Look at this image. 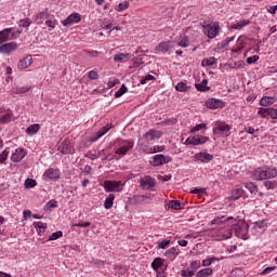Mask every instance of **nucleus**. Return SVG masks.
I'll return each mask as SVG.
<instances>
[{
  "mask_svg": "<svg viewBox=\"0 0 277 277\" xmlns=\"http://www.w3.org/2000/svg\"><path fill=\"white\" fill-rule=\"evenodd\" d=\"M63 236L64 233H62V230L55 232L49 237L48 241H57V239H60Z\"/></svg>",
  "mask_w": 277,
  "mask_h": 277,
  "instance_id": "nucleus-49",
  "label": "nucleus"
},
{
  "mask_svg": "<svg viewBox=\"0 0 277 277\" xmlns=\"http://www.w3.org/2000/svg\"><path fill=\"white\" fill-rule=\"evenodd\" d=\"M8 155H10V150H8V149H4L0 154V163H5V161H8Z\"/></svg>",
  "mask_w": 277,
  "mask_h": 277,
  "instance_id": "nucleus-55",
  "label": "nucleus"
},
{
  "mask_svg": "<svg viewBox=\"0 0 277 277\" xmlns=\"http://www.w3.org/2000/svg\"><path fill=\"white\" fill-rule=\"evenodd\" d=\"M47 27H49V31H53L57 27V19H47L45 21Z\"/></svg>",
  "mask_w": 277,
  "mask_h": 277,
  "instance_id": "nucleus-44",
  "label": "nucleus"
},
{
  "mask_svg": "<svg viewBox=\"0 0 277 277\" xmlns=\"http://www.w3.org/2000/svg\"><path fill=\"white\" fill-rule=\"evenodd\" d=\"M258 114L261 118H272V108L260 107Z\"/></svg>",
  "mask_w": 277,
  "mask_h": 277,
  "instance_id": "nucleus-31",
  "label": "nucleus"
},
{
  "mask_svg": "<svg viewBox=\"0 0 277 277\" xmlns=\"http://www.w3.org/2000/svg\"><path fill=\"white\" fill-rule=\"evenodd\" d=\"M277 103V95H273V96H263L260 100V105L261 107H269V105H274Z\"/></svg>",
  "mask_w": 277,
  "mask_h": 277,
  "instance_id": "nucleus-20",
  "label": "nucleus"
},
{
  "mask_svg": "<svg viewBox=\"0 0 277 277\" xmlns=\"http://www.w3.org/2000/svg\"><path fill=\"white\" fill-rule=\"evenodd\" d=\"M206 107H208V109H220L224 107V102H222V100L212 97L206 101Z\"/></svg>",
  "mask_w": 277,
  "mask_h": 277,
  "instance_id": "nucleus-16",
  "label": "nucleus"
},
{
  "mask_svg": "<svg viewBox=\"0 0 277 277\" xmlns=\"http://www.w3.org/2000/svg\"><path fill=\"white\" fill-rule=\"evenodd\" d=\"M250 23H251L250 19H242V21L235 22L234 24H232V29L241 31V29H243V27H248Z\"/></svg>",
  "mask_w": 277,
  "mask_h": 277,
  "instance_id": "nucleus-23",
  "label": "nucleus"
},
{
  "mask_svg": "<svg viewBox=\"0 0 277 277\" xmlns=\"http://www.w3.org/2000/svg\"><path fill=\"white\" fill-rule=\"evenodd\" d=\"M200 261H194L189 264L190 271L196 274L197 269H200Z\"/></svg>",
  "mask_w": 277,
  "mask_h": 277,
  "instance_id": "nucleus-54",
  "label": "nucleus"
},
{
  "mask_svg": "<svg viewBox=\"0 0 277 277\" xmlns=\"http://www.w3.org/2000/svg\"><path fill=\"white\" fill-rule=\"evenodd\" d=\"M34 62V58L31 55H27L26 57L22 58L17 63L18 70H25L26 68H29Z\"/></svg>",
  "mask_w": 277,
  "mask_h": 277,
  "instance_id": "nucleus-19",
  "label": "nucleus"
},
{
  "mask_svg": "<svg viewBox=\"0 0 277 277\" xmlns=\"http://www.w3.org/2000/svg\"><path fill=\"white\" fill-rule=\"evenodd\" d=\"M276 167H260L253 171L254 181H267V179H276Z\"/></svg>",
  "mask_w": 277,
  "mask_h": 277,
  "instance_id": "nucleus-3",
  "label": "nucleus"
},
{
  "mask_svg": "<svg viewBox=\"0 0 277 277\" xmlns=\"http://www.w3.org/2000/svg\"><path fill=\"white\" fill-rule=\"evenodd\" d=\"M265 226H267V222L265 220H262V221H258V222H254L253 223V228L255 230H259L261 228H265Z\"/></svg>",
  "mask_w": 277,
  "mask_h": 277,
  "instance_id": "nucleus-48",
  "label": "nucleus"
},
{
  "mask_svg": "<svg viewBox=\"0 0 277 277\" xmlns=\"http://www.w3.org/2000/svg\"><path fill=\"white\" fill-rule=\"evenodd\" d=\"M214 261H215V258L206 259L202 261V266L209 267V265H211Z\"/></svg>",
  "mask_w": 277,
  "mask_h": 277,
  "instance_id": "nucleus-62",
  "label": "nucleus"
},
{
  "mask_svg": "<svg viewBox=\"0 0 277 277\" xmlns=\"http://www.w3.org/2000/svg\"><path fill=\"white\" fill-rule=\"evenodd\" d=\"M45 207L48 209H57V200L51 199L50 201L47 202Z\"/></svg>",
  "mask_w": 277,
  "mask_h": 277,
  "instance_id": "nucleus-58",
  "label": "nucleus"
},
{
  "mask_svg": "<svg viewBox=\"0 0 277 277\" xmlns=\"http://www.w3.org/2000/svg\"><path fill=\"white\" fill-rule=\"evenodd\" d=\"M134 202H144L146 200V196L144 195H136L133 197Z\"/></svg>",
  "mask_w": 277,
  "mask_h": 277,
  "instance_id": "nucleus-63",
  "label": "nucleus"
},
{
  "mask_svg": "<svg viewBox=\"0 0 277 277\" xmlns=\"http://www.w3.org/2000/svg\"><path fill=\"white\" fill-rule=\"evenodd\" d=\"M259 62V55H253L247 58V64H256Z\"/></svg>",
  "mask_w": 277,
  "mask_h": 277,
  "instance_id": "nucleus-61",
  "label": "nucleus"
},
{
  "mask_svg": "<svg viewBox=\"0 0 277 277\" xmlns=\"http://www.w3.org/2000/svg\"><path fill=\"white\" fill-rule=\"evenodd\" d=\"M127 92H129V89L127 85L122 84L120 89H118V91L115 93V98H120V96L127 94Z\"/></svg>",
  "mask_w": 277,
  "mask_h": 277,
  "instance_id": "nucleus-43",
  "label": "nucleus"
},
{
  "mask_svg": "<svg viewBox=\"0 0 277 277\" xmlns=\"http://www.w3.org/2000/svg\"><path fill=\"white\" fill-rule=\"evenodd\" d=\"M57 150L62 153V155H72L75 153V147L70 144L68 138H65L58 144Z\"/></svg>",
  "mask_w": 277,
  "mask_h": 277,
  "instance_id": "nucleus-7",
  "label": "nucleus"
},
{
  "mask_svg": "<svg viewBox=\"0 0 277 277\" xmlns=\"http://www.w3.org/2000/svg\"><path fill=\"white\" fill-rule=\"evenodd\" d=\"M36 185H38V183L34 179H26L24 182V187L26 189H34V187H36Z\"/></svg>",
  "mask_w": 277,
  "mask_h": 277,
  "instance_id": "nucleus-37",
  "label": "nucleus"
},
{
  "mask_svg": "<svg viewBox=\"0 0 277 277\" xmlns=\"http://www.w3.org/2000/svg\"><path fill=\"white\" fill-rule=\"evenodd\" d=\"M88 76L92 81H96V79H98V72L96 70H90Z\"/></svg>",
  "mask_w": 277,
  "mask_h": 277,
  "instance_id": "nucleus-59",
  "label": "nucleus"
},
{
  "mask_svg": "<svg viewBox=\"0 0 277 277\" xmlns=\"http://www.w3.org/2000/svg\"><path fill=\"white\" fill-rule=\"evenodd\" d=\"M155 76L153 75H147L145 77H143L141 80H140V83L141 85H146V83H148V81H155Z\"/></svg>",
  "mask_w": 277,
  "mask_h": 277,
  "instance_id": "nucleus-51",
  "label": "nucleus"
},
{
  "mask_svg": "<svg viewBox=\"0 0 277 277\" xmlns=\"http://www.w3.org/2000/svg\"><path fill=\"white\" fill-rule=\"evenodd\" d=\"M31 26V19L29 18H24L18 22V27H24V29H29Z\"/></svg>",
  "mask_w": 277,
  "mask_h": 277,
  "instance_id": "nucleus-47",
  "label": "nucleus"
},
{
  "mask_svg": "<svg viewBox=\"0 0 277 277\" xmlns=\"http://www.w3.org/2000/svg\"><path fill=\"white\" fill-rule=\"evenodd\" d=\"M209 80L203 79L200 83H196L195 88L197 92H209L211 88L208 87Z\"/></svg>",
  "mask_w": 277,
  "mask_h": 277,
  "instance_id": "nucleus-24",
  "label": "nucleus"
},
{
  "mask_svg": "<svg viewBox=\"0 0 277 277\" xmlns=\"http://www.w3.org/2000/svg\"><path fill=\"white\" fill-rule=\"evenodd\" d=\"M209 142V137L202 135H190L188 136L184 144L185 146H200L202 144H207Z\"/></svg>",
  "mask_w": 277,
  "mask_h": 277,
  "instance_id": "nucleus-6",
  "label": "nucleus"
},
{
  "mask_svg": "<svg viewBox=\"0 0 277 277\" xmlns=\"http://www.w3.org/2000/svg\"><path fill=\"white\" fill-rule=\"evenodd\" d=\"M172 158L170 156H164L163 154H158L153 157L151 166L159 167L166 163H170Z\"/></svg>",
  "mask_w": 277,
  "mask_h": 277,
  "instance_id": "nucleus-10",
  "label": "nucleus"
},
{
  "mask_svg": "<svg viewBox=\"0 0 277 277\" xmlns=\"http://www.w3.org/2000/svg\"><path fill=\"white\" fill-rule=\"evenodd\" d=\"M90 263H91V265H95V267L105 266V261H103V260L93 259Z\"/></svg>",
  "mask_w": 277,
  "mask_h": 277,
  "instance_id": "nucleus-57",
  "label": "nucleus"
},
{
  "mask_svg": "<svg viewBox=\"0 0 277 277\" xmlns=\"http://www.w3.org/2000/svg\"><path fill=\"white\" fill-rule=\"evenodd\" d=\"M176 44L182 49H187V47H189V37H187L186 35L181 36L180 39L176 41Z\"/></svg>",
  "mask_w": 277,
  "mask_h": 277,
  "instance_id": "nucleus-27",
  "label": "nucleus"
},
{
  "mask_svg": "<svg viewBox=\"0 0 277 277\" xmlns=\"http://www.w3.org/2000/svg\"><path fill=\"white\" fill-rule=\"evenodd\" d=\"M181 276L182 277H193V276H196V273L192 269H182L181 271Z\"/></svg>",
  "mask_w": 277,
  "mask_h": 277,
  "instance_id": "nucleus-52",
  "label": "nucleus"
},
{
  "mask_svg": "<svg viewBox=\"0 0 277 277\" xmlns=\"http://www.w3.org/2000/svg\"><path fill=\"white\" fill-rule=\"evenodd\" d=\"M164 150H166V146L164 145H155V146L149 148V153L150 154L163 153Z\"/></svg>",
  "mask_w": 277,
  "mask_h": 277,
  "instance_id": "nucleus-45",
  "label": "nucleus"
},
{
  "mask_svg": "<svg viewBox=\"0 0 277 277\" xmlns=\"http://www.w3.org/2000/svg\"><path fill=\"white\" fill-rule=\"evenodd\" d=\"M29 92V87H18L13 90L14 94H27Z\"/></svg>",
  "mask_w": 277,
  "mask_h": 277,
  "instance_id": "nucleus-50",
  "label": "nucleus"
},
{
  "mask_svg": "<svg viewBox=\"0 0 277 277\" xmlns=\"http://www.w3.org/2000/svg\"><path fill=\"white\" fill-rule=\"evenodd\" d=\"M38 131H40V124H38V123L30 124L26 129L27 135H36V133H38Z\"/></svg>",
  "mask_w": 277,
  "mask_h": 277,
  "instance_id": "nucleus-30",
  "label": "nucleus"
},
{
  "mask_svg": "<svg viewBox=\"0 0 277 277\" xmlns=\"http://www.w3.org/2000/svg\"><path fill=\"white\" fill-rule=\"evenodd\" d=\"M25 157H27V150H25V148L23 147H17L11 156V161H13L14 163H18V161H23V159H25Z\"/></svg>",
  "mask_w": 277,
  "mask_h": 277,
  "instance_id": "nucleus-12",
  "label": "nucleus"
},
{
  "mask_svg": "<svg viewBox=\"0 0 277 277\" xmlns=\"http://www.w3.org/2000/svg\"><path fill=\"white\" fill-rule=\"evenodd\" d=\"M221 27H220V22H210V23H205L202 26V31L205 34V36H207V38H209V40H213V38H217V36H220V31H221Z\"/></svg>",
  "mask_w": 277,
  "mask_h": 277,
  "instance_id": "nucleus-4",
  "label": "nucleus"
},
{
  "mask_svg": "<svg viewBox=\"0 0 277 277\" xmlns=\"http://www.w3.org/2000/svg\"><path fill=\"white\" fill-rule=\"evenodd\" d=\"M103 187L105 189V192L107 193H111V192H123L124 189V184H122L121 181H110V180H106L103 183Z\"/></svg>",
  "mask_w": 277,
  "mask_h": 277,
  "instance_id": "nucleus-5",
  "label": "nucleus"
},
{
  "mask_svg": "<svg viewBox=\"0 0 277 277\" xmlns=\"http://www.w3.org/2000/svg\"><path fill=\"white\" fill-rule=\"evenodd\" d=\"M179 252H180L179 247H172L166 251L164 256L170 258V256H174V254L179 255Z\"/></svg>",
  "mask_w": 277,
  "mask_h": 277,
  "instance_id": "nucleus-46",
  "label": "nucleus"
},
{
  "mask_svg": "<svg viewBox=\"0 0 277 277\" xmlns=\"http://www.w3.org/2000/svg\"><path fill=\"white\" fill-rule=\"evenodd\" d=\"M167 207L168 209H172L173 211H179L181 209V201L170 200Z\"/></svg>",
  "mask_w": 277,
  "mask_h": 277,
  "instance_id": "nucleus-35",
  "label": "nucleus"
},
{
  "mask_svg": "<svg viewBox=\"0 0 277 277\" xmlns=\"http://www.w3.org/2000/svg\"><path fill=\"white\" fill-rule=\"evenodd\" d=\"M35 228H37V233H44L47 230V223L41 221L34 223Z\"/></svg>",
  "mask_w": 277,
  "mask_h": 277,
  "instance_id": "nucleus-40",
  "label": "nucleus"
},
{
  "mask_svg": "<svg viewBox=\"0 0 277 277\" xmlns=\"http://www.w3.org/2000/svg\"><path fill=\"white\" fill-rule=\"evenodd\" d=\"M48 18H51V15L49 14V11H41L39 13L36 14V21L38 23V25H42L44 23V21Z\"/></svg>",
  "mask_w": 277,
  "mask_h": 277,
  "instance_id": "nucleus-22",
  "label": "nucleus"
},
{
  "mask_svg": "<svg viewBox=\"0 0 277 277\" xmlns=\"http://www.w3.org/2000/svg\"><path fill=\"white\" fill-rule=\"evenodd\" d=\"M131 57V53H120V54H116L114 56V62H122V60H127Z\"/></svg>",
  "mask_w": 277,
  "mask_h": 277,
  "instance_id": "nucleus-42",
  "label": "nucleus"
},
{
  "mask_svg": "<svg viewBox=\"0 0 277 277\" xmlns=\"http://www.w3.org/2000/svg\"><path fill=\"white\" fill-rule=\"evenodd\" d=\"M111 130V126L107 124L103 127L100 131L95 133L94 138H92V142H98L103 135H106Z\"/></svg>",
  "mask_w": 277,
  "mask_h": 277,
  "instance_id": "nucleus-21",
  "label": "nucleus"
},
{
  "mask_svg": "<svg viewBox=\"0 0 277 277\" xmlns=\"http://www.w3.org/2000/svg\"><path fill=\"white\" fill-rule=\"evenodd\" d=\"M140 183L143 189H153V187H155V180L150 177V175L141 177Z\"/></svg>",
  "mask_w": 277,
  "mask_h": 277,
  "instance_id": "nucleus-18",
  "label": "nucleus"
},
{
  "mask_svg": "<svg viewBox=\"0 0 277 277\" xmlns=\"http://www.w3.org/2000/svg\"><path fill=\"white\" fill-rule=\"evenodd\" d=\"M13 116H14V115H13L11 111H9V113L2 115V116L0 117V123H1V124H8V122H12Z\"/></svg>",
  "mask_w": 277,
  "mask_h": 277,
  "instance_id": "nucleus-33",
  "label": "nucleus"
},
{
  "mask_svg": "<svg viewBox=\"0 0 277 277\" xmlns=\"http://www.w3.org/2000/svg\"><path fill=\"white\" fill-rule=\"evenodd\" d=\"M243 196V189L242 188H236L232 190L230 199L232 200H239Z\"/></svg>",
  "mask_w": 277,
  "mask_h": 277,
  "instance_id": "nucleus-32",
  "label": "nucleus"
},
{
  "mask_svg": "<svg viewBox=\"0 0 277 277\" xmlns=\"http://www.w3.org/2000/svg\"><path fill=\"white\" fill-rule=\"evenodd\" d=\"M208 127L207 123H198L195 127H193L189 131V133H196L197 131H207Z\"/></svg>",
  "mask_w": 277,
  "mask_h": 277,
  "instance_id": "nucleus-41",
  "label": "nucleus"
},
{
  "mask_svg": "<svg viewBox=\"0 0 277 277\" xmlns=\"http://www.w3.org/2000/svg\"><path fill=\"white\" fill-rule=\"evenodd\" d=\"M211 274H213V268H203L200 269L199 272H197L196 276L197 277H209L211 276Z\"/></svg>",
  "mask_w": 277,
  "mask_h": 277,
  "instance_id": "nucleus-34",
  "label": "nucleus"
},
{
  "mask_svg": "<svg viewBox=\"0 0 277 277\" xmlns=\"http://www.w3.org/2000/svg\"><path fill=\"white\" fill-rule=\"evenodd\" d=\"M216 131H220L222 137H228L230 135V127L228 123L224 121H216L215 122Z\"/></svg>",
  "mask_w": 277,
  "mask_h": 277,
  "instance_id": "nucleus-9",
  "label": "nucleus"
},
{
  "mask_svg": "<svg viewBox=\"0 0 277 277\" xmlns=\"http://www.w3.org/2000/svg\"><path fill=\"white\" fill-rule=\"evenodd\" d=\"M44 176H47V179H50V181H57L60 176H62V172L60 171V169L50 168L45 170Z\"/></svg>",
  "mask_w": 277,
  "mask_h": 277,
  "instance_id": "nucleus-17",
  "label": "nucleus"
},
{
  "mask_svg": "<svg viewBox=\"0 0 277 277\" xmlns=\"http://www.w3.org/2000/svg\"><path fill=\"white\" fill-rule=\"evenodd\" d=\"M194 161H199L200 163H209V161H213V155L207 151H200L195 154Z\"/></svg>",
  "mask_w": 277,
  "mask_h": 277,
  "instance_id": "nucleus-14",
  "label": "nucleus"
},
{
  "mask_svg": "<svg viewBox=\"0 0 277 277\" xmlns=\"http://www.w3.org/2000/svg\"><path fill=\"white\" fill-rule=\"evenodd\" d=\"M161 267H163V259H161V258H156V259L151 262V268L154 269V272H159V269H161Z\"/></svg>",
  "mask_w": 277,
  "mask_h": 277,
  "instance_id": "nucleus-29",
  "label": "nucleus"
},
{
  "mask_svg": "<svg viewBox=\"0 0 277 277\" xmlns=\"http://www.w3.org/2000/svg\"><path fill=\"white\" fill-rule=\"evenodd\" d=\"M233 237V232L227 230L225 234L216 239V241H226V239H230Z\"/></svg>",
  "mask_w": 277,
  "mask_h": 277,
  "instance_id": "nucleus-53",
  "label": "nucleus"
},
{
  "mask_svg": "<svg viewBox=\"0 0 277 277\" xmlns=\"http://www.w3.org/2000/svg\"><path fill=\"white\" fill-rule=\"evenodd\" d=\"M271 118L272 120H277V107L271 108Z\"/></svg>",
  "mask_w": 277,
  "mask_h": 277,
  "instance_id": "nucleus-64",
  "label": "nucleus"
},
{
  "mask_svg": "<svg viewBox=\"0 0 277 277\" xmlns=\"http://www.w3.org/2000/svg\"><path fill=\"white\" fill-rule=\"evenodd\" d=\"M189 89H190V87L187 85V83H185V82H179L175 85L176 92H188Z\"/></svg>",
  "mask_w": 277,
  "mask_h": 277,
  "instance_id": "nucleus-39",
  "label": "nucleus"
},
{
  "mask_svg": "<svg viewBox=\"0 0 277 277\" xmlns=\"http://www.w3.org/2000/svg\"><path fill=\"white\" fill-rule=\"evenodd\" d=\"M129 5H130L129 1L124 0V1L120 2L119 4H116L114 6V10H115V12H124V11L129 10Z\"/></svg>",
  "mask_w": 277,
  "mask_h": 277,
  "instance_id": "nucleus-28",
  "label": "nucleus"
},
{
  "mask_svg": "<svg viewBox=\"0 0 277 277\" xmlns=\"http://www.w3.org/2000/svg\"><path fill=\"white\" fill-rule=\"evenodd\" d=\"M212 224H226L227 226H235L234 227V232L236 237H238L239 239H248V233L250 232V225H248V223L245 222H238L233 217V216H221V217H216L212 221Z\"/></svg>",
  "mask_w": 277,
  "mask_h": 277,
  "instance_id": "nucleus-1",
  "label": "nucleus"
},
{
  "mask_svg": "<svg viewBox=\"0 0 277 277\" xmlns=\"http://www.w3.org/2000/svg\"><path fill=\"white\" fill-rule=\"evenodd\" d=\"M217 60L213 56H210L208 58H203L201 62V66H213L215 65Z\"/></svg>",
  "mask_w": 277,
  "mask_h": 277,
  "instance_id": "nucleus-36",
  "label": "nucleus"
},
{
  "mask_svg": "<svg viewBox=\"0 0 277 277\" xmlns=\"http://www.w3.org/2000/svg\"><path fill=\"white\" fill-rule=\"evenodd\" d=\"M245 187L248 189V192H250V194H256V192H259V187L252 182L246 183Z\"/></svg>",
  "mask_w": 277,
  "mask_h": 277,
  "instance_id": "nucleus-38",
  "label": "nucleus"
},
{
  "mask_svg": "<svg viewBox=\"0 0 277 277\" xmlns=\"http://www.w3.org/2000/svg\"><path fill=\"white\" fill-rule=\"evenodd\" d=\"M114 200H116V195L109 194L104 201V209H111L114 207Z\"/></svg>",
  "mask_w": 277,
  "mask_h": 277,
  "instance_id": "nucleus-26",
  "label": "nucleus"
},
{
  "mask_svg": "<svg viewBox=\"0 0 277 277\" xmlns=\"http://www.w3.org/2000/svg\"><path fill=\"white\" fill-rule=\"evenodd\" d=\"M241 49H243V44L241 43V41L238 39L237 40V48L233 49L234 53H241Z\"/></svg>",
  "mask_w": 277,
  "mask_h": 277,
  "instance_id": "nucleus-60",
  "label": "nucleus"
},
{
  "mask_svg": "<svg viewBox=\"0 0 277 277\" xmlns=\"http://www.w3.org/2000/svg\"><path fill=\"white\" fill-rule=\"evenodd\" d=\"M16 49H18V43L12 41V42L2 44L0 47V53L10 55V53H13V51H16Z\"/></svg>",
  "mask_w": 277,
  "mask_h": 277,
  "instance_id": "nucleus-15",
  "label": "nucleus"
},
{
  "mask_svg": "<svg viewBox=\"0 0 277 277\" xmlns=\"http://www.w3.org/2000/svg\"><path fill=\"white\" fill-rule=\"evenodd\" d=\"M81 23V15L79 13H71L62 22L63 27H70V25H77Z\"/></svg>",
  "mask_w": 277,
  "mask_h": 277,
  "instance_id": "nucleus-11",
  "label": "nucleus"
},
{
  "mask_svg": "<svg viewBox=\"0 0 277 277\" xmlns=\"http://www.w3.org/2000/svg\"><path fill=\"white\" fill-rule=\"evenodd\" d=\"M10 34H12V28H6L0 31V44L10 40Z\"/></svg>",
  "mask_w": 277,
  "mask_h": 277,
  "instance_id": "nucleus-25",
  "label": "nucleus"
},
{
  "mask_svg": "<svg viewBox=\"0 0 277 277\" xmlns=\"http://www.w3.org/2000/svg\"><path fill=\"white\" fill-rule=\"evenodd\" d=\"M170 240H162L160 243H158L157 248L158 250H166L170 246Z\"/></svg>",
  "mask_w": 277,
  "mask_h": 277,
  "instance_id": "nucleus-56",
  "label": "nucleus"
},
{
  "mask_svg": "<svg viewBox=\"0 0 277 277\" xmlns=\"http://www.w3.org/2000/svg\"><path fill=\"white\" fill-rule=\"evenodd\" d=\"M135 146V142L133 140H122L117 138L114 142V150L115 155H118L119 159L124 157L129 150H131Z\"/></svg>",
  "mask_w": 277,
  "mask_h": 277,
  "instance_id": "nucleus-2",
  "label": "nucleus"
},
{
  "mask_svg": "<svg viewBox=\"0 0 277 277\" xmlns=\"http://www.w3.org/2000/svg\"><path fill=\"white\" fill-rule=\"evenodd\" d=\"M163 135V132L155 129L148 130L144 137L147 142H155L156 140H161V136Z\"/></svg>",
  "mask_w": 277,
  "mask_h": 277,
  "instance_id": "nucleus-13",
  "label": "nucleus"
},
{
  "mask_svg": "<svg viewBox=\"0 0 277 277\" xmlns=\"http://www.w3.org/2000/svg\"><path fill=\"white\" fill-rule=\"evenodd\" d=\"M176 41H163L156 47V53H170L174 49Z\"/></svg>",
  "mask_w": 277,
  "mask_h": 277,
  "instance_id": "nucleus-8",
  "label": "nucleus"
}]
</instances>
